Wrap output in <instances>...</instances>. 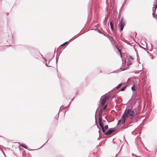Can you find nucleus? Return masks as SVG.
Instances as JSON below:
<instances>
[{
  "mask_svg": "<svg viewBox=\"0 0 157 157\" xmlns=\"http://www.w3.org/2000/svg\"><path fill=\"white\" fill-rule=\"evenodd\" d=\"M22 146V147H23L25 148H26V146H24H24Z\"/></svg>",
  "mask_w": 157,
  "mask_h": 157,
  "instance_id": "nucleus-17",
  "label": "nucleus"
},
{
  "mask_svg": "<svg viewBox=\"0 0 157 157\" xmlns=\"http://www.w3.org/2000/svg\"><path fill=\"white\" fill-rule=\"evenodd\" d=\"M124 25L125 22L123 19H122L120 23L118 25V26L119 27L120 29V31H121L123 30L124 27Z\"/></svg>",
  "mask_w": 157,
  "mask_h": 157,
  "instance_id": "nucleus-3",
  "label": "nucleus"
},
{
  "mask_svg": "<svg viewBox=\"0 0 157 157\" xmlns=\"http://www.w3.org/2000/svg\"><path fill=\"white\" fill-rule=\"evenodd\" d=\"M136 86L135 85H133L131 87V89L132 90H135L136 89Z\"/></svg>",
  "mask_w": 157,
  "mask_h": 157,
  "instance_id": "nucleus-7",
  "label": "nucleus"
},
{
  "mask_svg": "<svg viewBox=\"0 0 157 157\" xmlns=\"http://www.w3.org/2000/svg\"><path fill=\"white\" fill-rule=\"evenodd\" d=\"M154 3L155 4V8L156 9L157 7V1H155Z\"/></svg>",
  "mask_w": 157,
  "mask_h": 157,
  "instance_id": "nucleus-11",
  "label": "nucleus"
},
{
  "mask_svg": "<svg viewBox=\"0 0 157 157\" xmlns=\"http://www.w3.org/2000/svg\"><path fill=\"white\" fill-rule=\"evenodd\" d=\"M118 52H119L120 54H121V50L120 49H119L118 48Z\"/></svg>",
  "mask_w": 157,
  "mask_h": 157,
  "instance_id": "nucleus-15",
  "label": "nucleus"
},
{
  "mask_svg": "<svg viewBox=\"0 0 157 157\" xmlns=\"http://www.w3.org/2000/svg\"><path fill=\"white\" fill-rule=\"evenodd\" d=\"M122 122V120H119L118 121V124H119L120 123V122Z\"/></svg>",
  "mask_w": 157,
  "mask_h": 157,
  "instance_id": "nucleus-14",
  "label": "nucleus"
},
{
  "mask_svg": "<svg viewBox=\"0 0 157 157\" xmlns=\"http://www.w3.org/2000/svg\"><path fill=\"white\" fill-rule=\"evenodd\" d=\"M131 119H132V117H131Z\"/></svg>",
  "mask_w": 157,
  "mask_h": 157,
  "instance_id": "nucleus-19",
  "label": "nucleus"
},
{
  "mask_svg": "<svg viewBox=\"0 0 157 157\" xmlns=\"http://www.w3.org/2000/svg\"><path fill=\"white\" fill-rule=\"evenodd\" d=\"M68 43V42H66L64 43L62 45H60V46H65V45H66L67 43Z\"/></svg>",
  "mask_w": 157,
  "mask_h": 157,
  "instance_id": "nucleus-8",
  "label": "nucleus"
},
{
  "mask_svg": "<svg viewBox=\"0 0 157 157\" xmlns=\"http://www.w3.org/2000/svg\"><path fill=\"white\" fill-rule=\"evenodd\" d=\"M131 64V63H128V62H127V64L128 65H130Z\"/></svg>",
  "mask_w": 157,
  "mask_h": 157,
  "instance_id": "nucleus-18",
  "label": "nucleus"
},
{
  "mask_svg": "<svg viewBox=\"0 0 157 157\" xmlns=\"http://www.w3.org/2000/svg\"><path fill=\"white\" fill-rule=\"evenodd\" d=\"M128 115L131 117H133L134 115L133 111L131 109H128L124 113L122 117V124H123L124 123L126 118L128 117Z\"/></svg>",
  "mask_w": 157,
  "mask_h": 157,
  "instance_id": "nucleus-1",
  "label": "nucleus"
},
{
  "mask_svg": "<svg viewBox=\"0 0 157 157\" xmlns=\"http://www.w3.org/2000/svg\"><path fill=\"white\" fill-rule=\"evenodd\" d=\"M122 85V83L120 84L118 86L116 87V88L117 89H119Z\"/></svg>",
  "mask_w": 157,
  "mask_h": 157,
  "instance_id": "nucleus-9",
  "label": "nucleus"
},
{
  "mask_svg": "<svg viewBox=\"0 0 157 157\" xmlns=\"http://www.w3.org/2000/svg\"><path fill=\"white\" fill-rule=\"evenodd\" d=\"M109 98V97L105 96L102 99L101 102V104L102 106H103L104 105L106 100L108 99Z\"/></svg>",
  "mask_w": 157,
  "mask_h": 157,
  "instance_id": "nucleus-4",
  "label": "nucleus"
},
{
  "mask_svg": "<svg viewBox=\"0 0 157 157\" xmlns=\"http://www.w3.org/2000/svg\"><path fill=\"white\" fill-rule=\"evenodd\" d=\"M104 128V129L105 130L107 129L108 128V125H106L105 127V128Z\"/></svg>",
  "mask_w": 157,
  "mask_h": 157,
  "instance_id": "nucleus-10",
  "label": "nucleus"
},
{
  "mask_svg": "<svg viewBox=\"0 0 157 157\" xmlns=\"http://www.w3.org/2000/svg\"><path fill=\"white\" fill-rule=\"evenodd\" d=\"M113 22L110 21V26L111 30L112 31L113 30Z\"/></svg>",
  "mask_w": 157,
  "mask_h": 157,
  "instance_id": "nucleus-6",
  "label": "nucleus"
},
{
  "mask_svg": "<svg viewBox=\"0 0 157 157\" xmlns=\"http://www.w3.org/2000/svg\"><path fill=\"white\" fill-rule=\"evenodd\" d=\"M107 105H105L103 108V109L105 110L107 108Z\"/></svg>",
  "mask_w": 157,
  "mask_h": 157,
  "instance_id": "nucleus-13",
  "label": "nucleus"
},
{
  "mask_svg": "<svg viewBox=\"0 0 157 157\" xmlns=\"http://www.w3.org/2000/svg\"><path fill=\"white\" fill-rule=\"evenodd\" d=\"M130 57L132 60H133L134 59L133 57L131 56H130Z\"/></svg>",
  "mask_w": 157,
  "mask_h": 157,
  "instance_id": "nucleus-16",
  "label": "nucleus"
},
{
  "mask_svg": "<svg viewBox=\"0 0 157 157\" xmlns=\"http://www.w3.org/2000/svg\"><path fill=\"white\" fill-rule=\"evenodd\" d=\"M126 86H125L124 87H123V88H122L121 89V91H124L125 89V88L126 87Z\"/></svg>",
  "mask_w": 157,
  "mask_h": 157,
  "instance_id": "nucleus-12",
  "label": "nucleus"
},
{
  "mask_svg": "<svg viewBox=\"0 0 157 157\" xmlns=\"http://www.w3.org/2000/svg\"><path fill=\"white\" fill-rule=\"evenodd\" d=\"M115 131V129H113L112 130H110L108 131L107 132H105V135H108L111 134L113 132Z\"/></svg>",
  "mask_w": 157,
  "mask_h": 157,
  "instance_id": "nucleus-5",
  "label": "nucleus"
},
{
  "mask_svg": "<svg viewBox=\"0 0 157 157\" xmlns=\"http://www.w3.org/2000/svg\"><path fill=\"white\" fill-rule=\"evenodd\" d=\"M102 112V109H100L99 112L98 119H99V123L100 126L101 128L102 131L103 132H105V130L104 128L103 124L101 122L102 117L101 114Z\"/></svg>",
  "mask_w": 157,
  "mask_h": 157,
  "instance_id": "nucleus-2",
  "label": "nucleus"
}]
</instances>
